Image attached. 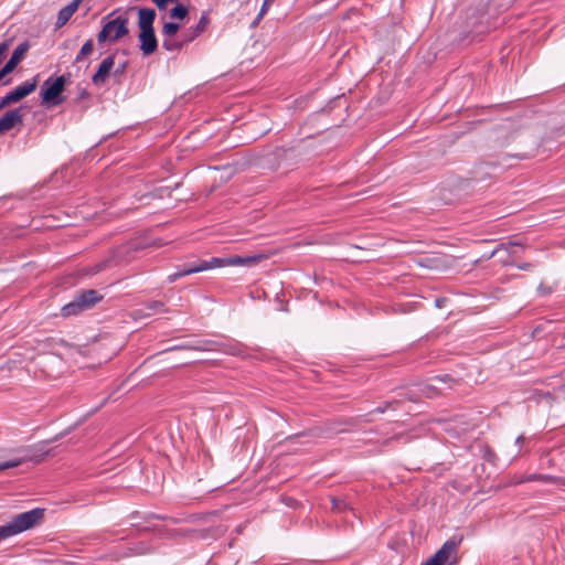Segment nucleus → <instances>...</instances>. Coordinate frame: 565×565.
I'll return each mask as SVG.
<instances>
[{
	"mask_svg": "<svg viewBox=\"0 0 565 565\" xmlns=\"http://www.w3.org/2000/svg\"><path fill=\"white\" fill-rule=\"evenodd\" d=\"M7 74L1 70L0 71V84L2 85H8L10 84L11 79L10 78H7Z\"/></svg>",
	"mask_w": 565,
	"mask_h": 565,
	"instance_id": "obj_30",
	"label": "nucleus"
},
{
	"mask_svg": "<svg viewBox=\"0 0 565 565\" xmlns=\"http://www.w3.org/2000/svg\"><path fill=\"white\" fill-rule=\"evenodd\" d=\"M11 103H4V96L0 99V108H3L8 105H10Z\"/></svg>",
	"mask_w": 565,
	"mask_h": 565,
	"instance_id": "obj_34",
	"label": "nucleus"
},
{
	"mask_svg": "<svg viewBox=\"0 0 565 565\" xmlns=\"http://www.w3.org/2000/svg\"><path fill=\"white\" fill-rule=\"evenodd\" d=\"M450 381H452V379H451V376L449 374H444V375L435 376V377L431 379L433 383L427 384L425 386V388L423 390V392L428 397H434V396L439 394V388L434 383H447V382H450Z\"/></svg>",
	"mask_w": 565,
	"mask_h": 565,
	"instance_id": "obj_16",
	"label": "nucleus"
},
{
	"mask_svg": "<svg viewBox=\"0 0 565 565\" xmlns=\"http://www.w3.org/2000/svg\"><path fill=\"white\" fill-rule=\"evenodd\" d=\"M526 441H530V438H526L523 435L516 437L515 445L519 447L518 455L523 452V447Z\"/></svg>",
	"mask_w": 565,
	"mask_h": 565,
	"instance_id": "obj_26",
	"label": "nucleus"
},
{
	"mask_svg": "<svg viewBox=\"0 0 565 565\" xmlns=\"http://www.w3.org/2000/svg\"><path fill=\"white\" fill-rule=\"evenodd\" d=\"M167 1H168L169 3H171V2H175V4H177V3H179V2H178V0H167Z\"/></svg>",
	"mask_w": 565,
	"mask_h": 565,
	"instance_id": "obj_38",
	"label": "nucleus"
},
{
	"mask_svg": "<svg viewBox=\"0 0 565 565\" xmlns=\"http://www.w3.org/2000/svg\"><path fill=\"white\" fill-rule=\"evenodd\" d=\"M115 64V56L109 55L106 58L103 60V62L99 64V67L97 72L93 75L92 82L96 86H102L105 84L111 68Z\"/></svg>",
	"mask_w": 565,
	"mask_h": 565,
	"instance_id": "obj_9",
	"label": "nucleus"
},
{
	"mask_svg": "<svg viewBox=\"0 0 565 565\" xmlns=\"http://www.w3.org/2000/svg\"><path fill=\"white\" fill-rule=\"evenodd\" d=\"M332 510L337 512H342L348 508V504L344 500L338 498H331Z\"/></svg>",
	"mask_w": 565,
	"mask_h": 565,
	"instance_id": "obj_23",
	"label": "nucleus"
},
{
	"mask_svg": "<svg viewBox=\"0 0 565 565\" xmlns=\"http://www.w3.org/2000/svg\"><path fill=\"white\" fill-rule=\"evenodd\" d=\"M156 19V11L150 8H140L138 10V26L140 30L152 29Z\"/></svg>",
	"mask_w": 565,
	"mask_h": 565,
	"instance_id": "obj_15",
	"label": "nucleus"
},
{
	"mask_svg": "<svg viewBox=\"0 0 565 565\" xmlns=\"http://www.w3.org/2000/svg\"><path fill=\"white\" fill-rule=\"evenodd\" d=\"M189 42H184L183 33L181 34V40H177L172 38H164L162 41V47L169 52H175L182 50L183 46L188 45Z\"/></svg>",
	"mask_w": 565,
	"mask_h": 565,
	"instance_id": "obj_17",
	"label": "nucleus"
},
{
	"mask_svg": "<svg viewBox=\"0 0 565 565\" xmlns=\"http://www.w3.org/2000/svg\"><path fill=\"white\" fill-rule=\"evenodd\" d=\"M43 514H44V509L38 508V524L42 520Z\"/></svg>",
	"mask_w": 565,
	"mask_h": 565,
	"instance_id": "obj_33",
	"label": "nucleus"
},
{
	"mask_svg": "<svg viewBox=\"0 0 565 565\" xmlns=\"http://www.w3.org/2000/svg\"><path fill=\"white\" fill-rule=\"evenodd\" d=\"M159 10H166L169 2L167 0H153Z\"/></svg>",
	"mask_w": 565,
	"mask_h": 565,
	"instance_id": "obj_28",
	"label": "nucleus"
},
{
	"mask_svg": "<svg viewBox=\"0 0 565 565\" xmlns=\"http://www.w3.org/2000/svg\"><path fill=\"white\" fill-rule=\"evenodd\" d=\"M374 411L379 412V413H384L385 408L384 407H376Z\"/></svg>",
	"mask_w": 565,
	"mask_h": 565,
	"instance_id": "obj_36",
	"label": "nucleus"
},
{
	"mask_svg": "<svg viewBox=\"0 0 565 565\" xmlns=\"http://www.w3.org/2000/svg\"><path fill=\"white\" fill-rule=\"evenodd\" d=\"M555 289H556V285H546L544 282H541L536 288V292L540 297L545 298V297H548L550 295H552Z\"/></svg>",
	"mask_w": 565,
	"mask_h": 565,
	"instance_id": "obj_22",
	"label": "nucleus"
},
{
	"mask_svg": "<svg viewBox=\"0 0 565 565\" xmlns=\"http://www.w3.org/2000/svg\"><path fill=\"white\" fill-rule=\"evenodd\" d=\"M35 525V509L20 513L12 521L0 526V542Z\"/></svg>",
	"mask_w": 565,
	"mask_h": 565,
	"instance_id": "obj_2",
	"label": "nucleus"
},
{
	"mask_svg": "<svg viewBox=\"0 0 565 565\" xmlns=\"http://www.w3.org/2000/svg\"><path fill=\"white\" fill-rule=\"evenodd\" d=\"M519 245L518 243H513V242H510L509 244H499L492 252L491 254L487 257L488 259L492 258L497 253H499L500 250L504 249V250H508L509 247H512V246H516Z\"/></svg>",
	"mask_w": 565,
	"mask_h": 565,
	"instance_id": "obj_24",
	"label": "nucleus"
},
{
	"mask_svg": "<svg viewBox=\"0 0 565 565\" xmlns=\"http://www.w3.org/2000/svg\"><path fill=\"white\" fill-rule=\"evenodd\" d=\"M263 258L262 255H254V256H234V257H227V258H218L213 257L210 260H200L196 265L189 266L182 270H179L177 273H173L169 275L168 280L170 282H174L177 279L201 273L207 269L212 268H220L225 266H245V265H253L258 263Z\"/></svg>",
	"mask_w": 565,
	"mask_h": 565,
	"instance_id": "obj_1",
	"label": "nucleus"
},
{
	"mask_svg": "<svg viewBox=\"0 0 565 565\" xmlns=\"http://www.w3.org/2000/svg\"><path fill=\"white\" fill-rule=\"evenodd\" d=\"M210 24V17L209 12L204 11L202 12L199 22L189 28L183 32L184 42L191 43L196 38H199L202 33H204Z\"/></svg>",
	"mask_w": 565,
	"mask_h": 565,
	"instance_id": "obj_7",
	"label": "nucleus"
},
{
	"mask_svg": "<svg viewBox=\"0 0 565 565\" xmlns=\"http://www.w3.org/2000/svg\"><path fill=\"white\" fill-rule=\"evenodd\" d=\"M128 19L125 17H116L108 22H106L98 33V41L104 42L106 40L110 42H116L124 35L128 33Z\"/></svg>",
	"mask_w": 565,
	"mask_h": 565,
	"instance_id": "obj_3",
	"label": "nucleus"
},
{
	"mask_svg": "<svg viewBox=\"0 0 565 565\" xmlns=\"http://www.w3.org/2000/svg\"><path fill=\"white\" fill-rule=\"evenodd\" d=\"M180 25L174 22H168L162 28V34L164 38H172L179 31Z\"/></svg>",
	"mask_w": 565,
	"mask_h": 565,
	"instance_id": "obj_21",
	"label": "nucleus"
},
{
	"mask_svg": "<svg viewBox=\"0 0 565 565\" xmlns=\"http://www.w3.org/2000/svg\"><path fill=\"white\" fill-rule=\"evenodd\" d=\"M459 542L455 540L446 541L441 547L420 565H452L456 562V554Z\"/></svg>",
	"mask_w": 565,
	"mask_h": 565,
	"instance_id": "obj_4",
	"label": "nucleus"
},
{
	"mask_svg": "<svg viewBox=\"0 0 565 565\" xmlns=\"http://www.w3.org/2000/svg\"><path fill=\"white\" fill-rule=\"evenodd\" d=\"M17 465H18V462H13V461L1 462L0 463V471L6 470L8 468L15 467Z\"/></svg>",
	"mask_w": 565,
	"mask_h": 565,
	"instance_id": "obj_29",
	"label": "nucleus"
},
{
	"mask_svg": "<svg viewBox=\"0 0 565 565\" xmlns=\"http://www.w3.org/2000/svg\"><path fill=\"white\" fill-rule=\"evenodd\" d=\"M87 96H88V93H87L85 89H83V90L79 93V98H85V97H87Z\"/></svg>",
	"mask_w": 565,
	"mask_h": 565,
	"instance_id": "obj_35",
	"label": "nucleus"
},
{
	"mask_svg": "<svg viewBox=\"0 0 565 565\" xmlns=\"http://www.w3.org/2000/svg\"><path fill=\"white\" fill-rule=\"evenodd\" d=\"M21 120H22L21 109H13V110L7 111L0 118V134L9 131L17 124L21 122Z\"/></svg>",
	"mask_w": 565,
	"mask_h": 565,
	"instance_id": "obj_14",
	"label": "nucleus"
},
{
	"mask_svg": "<svg viewBox=\"0 0 565 565\" xmlns=\"http://www.w3.org/2000/svg\"><path fill=\"white\" fill-rule=\"evenodd\" d=\"M82 311H84V309L82 308V305L79 303V300L77 299L76 296L71 302H68L62 308V315L64 317L76 316Z\"/></svg>",
	"mask_w": 565,
	"mask_h": 565,
	"instance_id": "obj_18",
	"label": "nucleus"
},
{
	"mask_svg": "<svg viewBox=\"0 0 565 565\" xmlns=\"http://www.w3.org/2000/svg\"><path fill=\"white\" fill-rule=\"evenodd\" d=\"M163 307V303L160 301H150L147 303V308L152 311H159Z\"/></svg>",
	"mask_w": 565,
	"mask_h": 565,
	"instance_id": "obj_27",
	"label": "nucleus"
},
{
	"mask_svg": "<svg viewBox=\"0 0 565 565\" xmlns=\"http://www.w3.org/2000/svg\"><path fill=\"white\" fill-rule=\"evenodd\" d=\"M553 466H554L553 459H548L547 460V467H553Z\"/></svg>",
	"mask_w": 565,
	"mask_h": 565,
	"instance_id": "obj_37",
	"label": "nucleus"
},
{
	"mask_svg": "<svg viewBox=\"0 0 565 565\" xmlns=\"http://www.w3.org/2000/svg\"><path fill=\"white\" fill-rule=\"evenodd\" d=\"M125 68H126V63H122L120 66H118V67L115 70L114 74H115V75H117V74H121V73H124V72H125Z\"/></svg>",
	"mask_w": 565,
	"mask_h": 565,
	"instance_id": "obj_31",
	"label": "nucleus"
},
{
	"mask_svg": "<svg viewBox=\"0 0 565 565\" xmlns=\"http://www.w3.org/2000/svg\"><path fill=\"white\" fill-rule=\"evenodd\" d=\"M189 14V8L182 3H177L170 10V18L183 20Z\"/></svg>",
	"mask_w": 565,
	"mask_h": 565,
	"instance_id": "obj_19",
	"label": "nucleus"
},
{
	"mask_svg": "<svg viewBox=\"0 0 565 565\" xmlns=\"http://www.w3.org/2000/svg\"><path fill=\"white\" fill-rule=\"evenodd\" d=\"M81 2L82 0H72L67 6L58 11L55 22L56 29L64 26L70 21L73 14L77 11Z\"/></svg>",
	"mask_w": 565,
	"mask_h": 565,
	"instance_id": "obj_11",
	"label": "nucleus"
},
{
	"mask_svg": "<svg viewBox=\"0 0 565 565\" xmlns=\"http://www.w3.org/2000/svg\"><path fill=\"white\" fill-rule=\"evenodd\" d=\"M526 482H543V483H554L558 487H565V477H557L553 475L545 473H530L521 477L518 480H514V484H521Z\"/></svg>",
	"mask_w": 565,
	"mask_h": 565,
	"instance_id": "obj_6",
	"label": "nucleus"
},
{
	"mask_svg": "<svg viewBox=\"0 0 565 565\" xmlns=\"http://www.w3.org/2000/svg\"><path fill=\"white\" fill-rule=\"evenodd\" d=\"M76 297L84 310L90 309L103 299V296H100L98 291L94 289L81 290L76 294Z\"/></svg>",
	"mask_w": 565,
	"mask_h": 565,
	"instance_id": "obj_13",
	"label": "nucleus"
},
{
	"mask_svg": "<svg viewBox=\"0 0 565 565\" xmlns=\"http://www.w3.org/2000/svg\"><path fill=\"white\" fill-rule=\"evenodd\" d=\"M64 77L49 78L42 85V99L49 106H57L63 102L61 93L64 89Z\"/></svg>",
	"mask_w": 565,
	"mask_h": 565,
	"instance_id": "obj_5",
	"label": "nucleus"
},
{
	"mask_svg": "<svg viewBox=\"0 0 565 565\" xmlns=\"http://www.w3.org/2000/svg\"><path fill=\"white\" fill-rule=\"evenodd\" d=\"M29 50V44L21 43L13 51L10 60L6 63V65L1 68L7 75H9L17 65L23 60L26 51Z\"/></svg>",
	"mask_w": 565,
	"mask_h": 565,
	"instance_id": "obj_12",
	"label": "nucleus"
},
{
	"mask_svg": "<svg viewBox=\"0 0 565 565\" xmlns=\"http://www.w3.org/2000/svg\"><path fill=\"white\" fill-rule=\"evenodd\" d=\"M140 50L143 55L152 54L158 47V41L154 34V29L140 30L139 33Z\"/></svg>",
	"mask_w": 565,
	"mask_h": 565,
	"instance_id": "obj_8",
	"label": "nucleus"
},
{
	"mask_svg": "<svg viewBox=\"0 0 565 565\" xmlns=\"http://www.w3.org/2000/svg\"><path fill=\"white\" fill-rule=\"evenodd\" d=\"M93 49H94V45H93V41L92 40H87L81 51L78 52V54L76 55L75 57V62H81L85 56L89 55L92 52H93Z\"/></svg>",
	"mask_w": 565,
	"mask_h": 565,
	"instance_id": "obj_20",
	"label": "nucleus"
},
{
	"mask_svg": "<svg viewBox=\"0 0 565 565\" xmlns=\"http://www.w3.org/2000/svg\"><path fill=\"white\" fill-rule=\"evenodd\" d=\"M35 89V78L31 82H26L18 87H15L12 92L4 96V103H17L31 94Z\"/></svg>",
	"mask_w": 565,
	"mask_h": 565,
	"instance_id": "obj_10",
	"label": "nucleus"
},
{
	"mask_svg": "<svg viewBox=\"0 0 565 565\" xmlns=\"http://www.w3.org/2000/svg\"><path fill=\"white\" fill-rule=\"evenodd\" d=\"M518 268L522 269V270H527V269L531 268V264L530 263H523V264L518 265Z\"/></svg>",
	"mask_w": 565,
	"mask_h": 565,
	"instance_id": "obj_32",
	"label": "nucleus"
},
{
	"mask_svg": "<svg viewBox=\"0 0 565 565\" xmlns=\"http://www.w3.org/2000/svg\"><path fill=\"white\" fill-rule=\"evenodd\" d=\"M275 0H264L262 8L258 12L256 21H259L268 11L269 7L274 3Z\"/></svg>",
	"mask_w": 565,
	"mask_h": 565,
	"instance_id": "obj_25",
	"label": "nucleus"
}]
</instances>
